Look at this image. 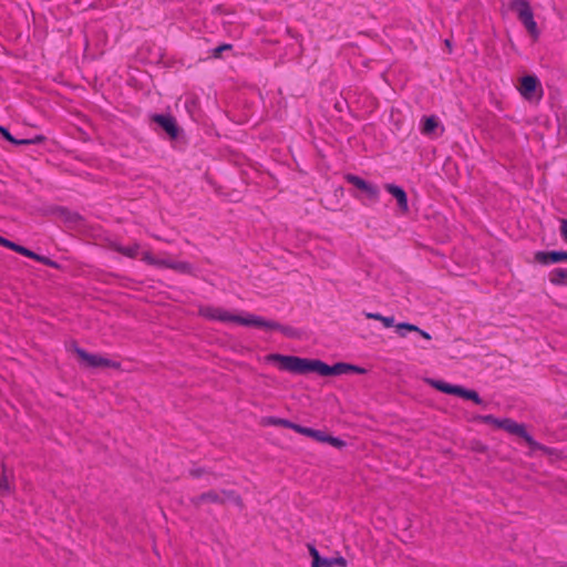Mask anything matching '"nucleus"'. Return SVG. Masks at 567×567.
<instances>
[{"label":"nucleus","mask_w":567,"mask_h":567,"mask_svg":"<svg viewBox=\"0 0 567 567\" xmlns=\"http://www.w3.org/2000/svg\"><path fill=\"white\" fill-rule=\"evenodd\" d=\"M308 550H309V554L310 556L312 557V561H318V559L321 557L319 555V551L317 550V548L313 546V545H308Z\"/></svg>","instance_id":"nucleus-33"},{"label":"nucleus","mask_w":567,"mask_h":567,"mask_svg":"<svg viewBox=\"0 0 567 567\" xmlns=\"http://www.w3.org/2000/svg\"><path fill=\"white\" fill-rule=\"evenodd\" d=\"M152 120L153 122L157 123L169 135L171 138H176L178 136V127L173 116L155 114L153 115Z\"/></svg>","instance_id":"nucleus-10"},{"label":"nucleus","mask_w":567,"mask_h":567,"mask_svg":"<svg viewBox=\"0 0 567 567\" xmlns=\"http://www.w3.org/2000/svg\"><path fill=\"white\" fill-rule=\"evenodd\" d=\"M346 179L350 184L355 186L357 188L363 190L368 195V197L371 198L372 200H377L378 199V197H379V189H378L377 186H374L372 184H369L364 179H362L361 177H359L357 175H352V174L347 175Z\"/></svg>","instance_id":"nucleus-9"},{"label":"nucleus","mask_w":567,"mask_h":567,"mask_svg":"<svg viewBox=\"0 0 567 567\" xmlns=\"http://www.w3.org/2000/svg\"><path fill=\"white\" fill-rule=\"evenodd\" d=\"M508 7L512 11L516 12L518 20L526 28L530 37L535 40L538 39L539 30L534 20V13L528 0H511Z\"/></svg>","instance_id":"nucleus-2"},{"label":"nucleus","mask_w":567,"mask_h":567,"mask_svg":"<svg viewBox=\"0 0 567 567\" xmlns=\"http://www.w3.org/2000/svg\"><path fill=\"white\" fill-rule=\"evenodd\" d=\"M265 361L268 363H276L281 370L297 374L316 372L320 375H340L349 372H355L360 374L365 372L363 368L349 363L339 362L333 365H328L321 360L306 359L279 353H271L266 355Z\"/></svg>","instance_id":"nucleus-1"},{"label":"nucleus","mask_w":567,"mask_h":567,"mask_svg":"<svg viewBox=\"0 0 567 567\" xmlns=\"http://www.w3.org/2000/svg\"><path fill=\"white\" fill-rule=\"evenodd\" d=\"M0 245H2V246H4V247H7V248L12 250V248L14 246V243L10 241L9 239L0 236Z\"/></svg>","instance_id":"nucleus-37"},{"label":"nucleus","mask_w":567,"mask_h":567,"mask_svg":"<svg viewBox=\"0 0 567 567\" xmlns=\"http://www.w3.org/2000/svg\"><path fill=\"white\" fill-rule=\"evenodd\" d=\"M0 133H1V135H2V136H3L8 142H10V143H12V144H16V143H17V138H16V137H13V136L10 134V132H9L6 127L0 126Z\"/></svg>","instance_id":"nucleus-30"},{"label":"nucleus","mask_w":567,"mask_h":567,"mask_svg":"<svg viewBox=\"0 0 567 567\" xmlns=\"http://www.w3.org/2000/svg\"><path fill=\"white\" fill-rule=\"evenodd\" d=\"M320 442L329 443L338 449H341L346 445L344 441L340 440L339 437L331 436L324 432L322 434V440Z\"/></svg>","instance_id":"nucleus-23"},{"label":"nucleus","mask_w":567,"mask_h":567,"mask_svg":"<svg viewBox=\"0 0 567 567\" xmlns=\"http://www.w3.org/2000/svg\"><path fill=\"white\" fill-rule=\"evenodd\" d=\"M293 430L297 433L303 434L306 436H310V437L315 439L318 442H320L322 440V434H323L322 431L313 430V429H310V427H305V426H301L299 424H296L293 426Z\"/></svg>","instance_id":"nucleus-16"},{"label":"nucleus","mask_w":567,"mask_h":567,"mask_svg":"<svg viewBox=\"0 0 567 567\" xmlns=\"http://www.w3.org/2000/svg\"><path fill=\"white\" fill-rule=\"evenodd\" d=\"M416 332H417L420 336H422L424 339H426V340H430V339H431V336H430L426 331H424V330H422V329H420V331H416Z\"/></svg>","instance_id":"nucleus-40"},{"label":"nucleus","mask_w":567,"mask_h":567,"mask_svg":"<svg viewBox=\"0 0 567 567\" xmlns=\"http://www.w3.org/2000/svg\"><path fill=\"white\" fill-rule=\"evenodd\" d=\"M199 313L208 319L212 320H219V321H230L236 322L243 326H251L252 323V317L254 315H249L247 317H241L237 315H230L229 312L225 311L221 308H215V307H204L199 309Z\"/></svg>","instance_id":"nucleus-3"},{"label":"nucleus","mask_w":567,"mask_h":567,"mask_svg":"<svg viewBox=\"0 0 567 567\" xmlns=\"http://www.w3.org/2000/svg\"><path fill=\"white\" fill-rule=\"evenodd\" d=\"M45 140L42 135H37L33 138H24V140H17L16 145H31V144H41Z\"/></svg>","instance_id":"nucleus-28"},{"label":"nucleus","mask_w":567,"mask_h":567,"mask_svg":"<svg viewBox=\"0 0 567 567\" xmlns=\"http://www.w3.org/2000/svg\"><path fill=\"white\" fill-rule=\"evenodd\" d=\"M207 503L224 505L225 497H223L218 491L209 489L190 498V504L197 509Z\"/></svg>","instance_id":"nucleus-8"},{"label":"nucleus","mask_w":567,"mask_h":567,"mask_svg":"<svg viewBox=\"0 0 567 567\" xmlns=\"http://www.w3.org/2000/svg\"><path fill=\"white\" fill-rule=\"evenodd\" d=\"M539 85V81L535 75H525L520 80L519 92L525 99H532Z\"/></svg>","instance_id":"nucleus-13"},{"label":"nucleus","mask_w":567,"mask_h":567,"mask_svg":"<svg viewBox=\"0 0 567 567\" xmlns=\"http://www.w3.org/2000/svg\"><path fill=\"white\" fill-rule=\"evenodd\" d=\"M384 187L396 199L400 210L406 214L409 212V204L404 189L394 184H386Z\"/></svg>","instance_id":"nucleus-12"},{"label":"nucleus","mask_w":567,"mask_h":567,"mask_svg":"<svg viewBox=\"0 0 567 567\" xmlns=\"http://www.w3.org/2000/svg\"><path fill=\"white\" fill-rule=\"evenodd\" d=\"M311 567H331V563L329 558L320 557L317 561V565L316 561L311 563Z\"/></svg>","instance_id":"nucleus-32"},{"label":"nucleus","mask_w":567,"mask_h":567,"mask_svg":"<svg viewBox=\"0 0 567 567\" xmlns=\"http://www.w3.org/2000/svg\"><path fill=\"white\" fill-rule=\"evenodd\" d=\"M114 248L116 251L121 252L122 255L134 258L137 256L140 246L137 244H134L131 247H123V246L116 245V246H114Z\"/></svg>","instance_id":"nucleus-20"},{"label":"nucleus","mask_w":567,"mask_h":567,"mask_svg":"<svg viewBox=\"0 0 567 567\" xmlns=\"http://www.w3.org/2000/svg\"><path fill=\"white\" fill-rule=\"evenodd\" d=\"M74 351L79 355L81 360H83L87 367L90 368H99V367H112V368H118L120 363L111 361L106 358L91 354L86 352L85 350L74 346Z\"/></svg>","instance_id":"nucleus-7"},{"label":"nucleus","mask_w":567,"mask_h":567,"mask_svg":"<svg viewBox=\"0 0 567 567\" xmlns=\"http://www.w3.org/2000/svg\"><path fill=\"white\" fill-rule=\"evenodd\" d=\"M55 213H58L60 216L64 217L65 220L68 221H78L80 220V215H78L76 213H71L69 212L68 209L63 208V207H58L55 209Z\"/></svg>","instance_id":"nucleus-22"},{"label":"nucleus","mask_w":567,"mask_h":567,"mask_svg":"<svg viewBox=\"0 0 567 567\" xmlns=\"http://www.w3.org/2000/svg\"><path fill=\"white\" fill-rule=\"evenodd\" d=\"M12 491L11 484L9 483L8 474H7V467L4 464H2V474L0 477V495L4 496L10 494Z\"/></svg>","instance_id":"nucleus-18"},{"label":"nucleus","mask_w":567,"mask_h":567,"mask_svg":"<svg viewBox=\"0 0 567 567\" xmlns=\"http://www.w3.org/2000/svg\"><path fill=\"white\" fill-rule=\"evenodd\" d=\"M535 261L542 265L567 261L566 251H537L534 256Z\"/></svg>","instance_id":"nucleus-11"},{"label":"nucleus","mask_w":567,"mask_h":567,"mask_svg":"<svg viewBox=\"0 0 567 567\" xmlns=\"http://www.w3.org/2000/svg\"><path fill=\"white\" fill-rule=\"evenodd\" d=\"M445 45L451 50L452 44H451V41L449 39L445 40Z\"/></svg>","instance_id":"nucleus-41"},{"label":"nucleus","mask_w":567,"mask_h":567,"mask_svg":"<svg viewBox=\"0 0 567 567\" xmlns=\"http://www.w3.org/2000/svg\"><path fill=\"white\" fill-rule=\"evenodd\" d=\"M381 322L386 328L395 327L396 326V324H394V318L393 317H384L383 316L382 319H381Z\"/></svg>","instance_id":"nucleus-36"},{"label":"nucleus","mask_w":567,"mask_h":567,"mask_svg":"<svg viewBox=\"0 0 567 567\" xmlns=\"http://www.w3.org/2000/svg\"><path fill=\"white\" fill-rule=\"evenodd\" d=\"M475 420H478L483 423H487V424H492L496 427L499 429V423L502 422V420L499 419H496L495 416L493 415H478L475 417Z\"/></svg>","instance_id":"nucleus-27"},{"label":"nucleus","mask_w":567,"mask_h":567,"mask_svg":"<svg viewBox=\"0 0 567 567\" xmlns=\"http://www.w3.org/2000/svg\"><path fill=\"white\" fill-rule=\"evenodd\" d=\"M549 280L553 285H563L567 281V270L563 268H556L550 271Z\"/></svg>","instance_id":"nucleus-17"},{"label":"nucleus","mask_w":567,"mask_h":567,"mask_svg":"<svg viewBox=\"0 0 567 567\" xmlns=\"http://www.w3.org/2000/svg\"><path fill=\"white\" fill-rule=\"evenodd\" d=\"M365 317H367L368 319H373V320L381 321V319H382V317H383V316H382L381 313H372V312H368V313H365Z\"/></svg>","instance_id":"nucleus-38"},{"label":"nucleus","mask_w":567,"mask_h":567,"mask_svg":"<svg viewBox=\"0 0 567 567\" xmlns=\"http://www.w3.org/2000/svg\"><path fill=\"white\" fill-rule=\"evenodd\" d=\"M560 235L564 240L567 243V219L560 220Z\"/></svg>","instance_id":"nucleus-35"},{"label":"nucleus","mask_w":567,"mask_h":567,"mask_svg":"<svg viewBox=\"0 0 567 567\" xmlns=\"http://www.w3.org/2000/svg\"><path fill=\"white\" fill-rule=\"evenodd\" d=\"M219 493L223 497H225V503L227 501H229V502H233L240 509L244 508V501H243L241 496L239 494H237L235 491L220 489Z\"/></svg>","instance_id":"nucleus-15"},{"label":"nucleus","mask_w":567,"mask_h":567,"mask_svg":"<svg viewBox=\"0 0 567 567\" xmlns=\"http://www.w3.org/2000/svg\"><path fill=\"white\" fill-rule=\"evenodd\" d=\"M329 559L331 563V567L334 565L340 566V567H347V565H348L347 559L341 556L334 557V558H329Z\"/></svg>","instance_id":"nucleus-31"},{"label":"nucleus","mask_w":567,"mask_h":567,"mask_svg":"<svg viewBox=\"0 0 567 567\" xmlns=\"http://www.w3.org/2000/svg\"><path fill=\"white\" fill-rule=\"evenodd\" d=\"M396 328V331L399 332L400 337H405V333L403 331H410V332H416V331H420V328L415 324H412V323H408V322H402V323H398L395 326Z\"/></svg>","instance_id":"nucleus-21"},{"label":"nucleus","mask_w":567,"mask_h":567,"mask_svg":"<svg viewBox=\"0 0 567 567\" xmlns=\"http://www.w3.org/2000/svg\"><path fill=\"white\" fill-rule=\"evenodd\" d=\"M429 383L436 390L446 393L461 396L466 400H471L476 404H482L483 400L478 393L474 390H468L460 385H452L440 380H430Z\"/></svg>","instance_id":"nucleus-4"},{"label":"nucleus","mask_w":567,"mask_h":567,"mask_svg":"<svg viewBox=\"0 0 567 567\" xmlns=\"http://www.w3.org/2000/svg\"><path fill=\"white\" fill-rule=\"evenodd\" d=\"M37 261L43 264V265H47L49 267H52V268H59V264L55 262L54 260L45 257V256H41V255H38V258L35 259Z\"/></svg>","instance_id":"nucleus-29"},{"label":"nucleus","mask_w":567,"mask_h":567,"mask_svg":"<svg viewBox=\"0 0 567 567\" xmlns=\"http://www.w3.org/2000/svg\"><path fill=\"white\" fill-rule=\"evenodd\" d=\"M142 259L152 266L163 267L165 259H158L154 257L151 252L145 251L143 252Z\"/></svg>","instance_id":"nucleus-25"},{"label":"nucleus","mask_w":567,"mask_h":567,"mask_svg":"<svg viewBox=\"0 0 567 567\" xmlns=\"http://www.w3.org/2000/svg\"><path fill=\"white\" fill-rule=\"evenodd\" d=\"M499 429H503L504 431L508 432L509 434L519 436L525 440V442L533 449V450H542L544 452H549V450L536 442L527 432L524 426V424H519L512 419H502V422L499 423Z\"/></svg>","instance_id":"nucleus-5"},{"label":"nucleus","mask_w":567,"mask_h":567,"mask_svg":"<svg viewBox=\"0 0 567 567\" xmlns=\"http://www.w3.org/2000/svg\"><path fill=\"white\" fill-rule=\"evenodd\" d=\"M205 473L204 468H195L190 471L193 477H200Z\"/></svg>","instance_id":"nucleus-39"},{"label":"nucleus","mask_w":567,"mask_h":567,"mask_svg":"<svg viewBox=\"0 0 567 567\" xmlns=\"http://www.w3.org/2000/svg\"><path fill=\"white\" fill-rule=\"evenodd\" d=\"M13 251L18 252V254H21L25 257H29V258H32V259H37L38 258V254H35L34 251L23 247V246H20L18 244L14 243V246L12 248Z\"/></svg>","instance_id":"nucleus-26"},{"label":"nucleus","mask_w":567,"mask_h":567,"mask_svg":"<svg viewBox=\"0 0 567 567\" xmlns=\"http://www.w3.org/2000/svg\"><path fill=\"white\" fill-rule=\"evenodd\" d=\"M267 424L284 426V427H288V429H292V430H293V426L296 425V423H292L289 420L279 419V417H269L267 421Z\"/></svg>","instance_id":"nucleus-24"},{"label":"nucleus","mask_w":567,"mask_h":567,"mask_svg":"<svg viewBox=\"0 0 567 567\" xmlns=\"http://www.w3.org/2000/svg\"><path fill=\"white\" fill-rule=\"evenodd\" d=\"M439 126L437 120L434 116L425 117L422 133L425 135H431L434 133L435 128Z\"/></svg>","instance_id":"nucleus-19"},{"label":"nucleus","mask_w":567,"mask_h":567,"mask_svg":"<svg viewBox=\"0 0 567 567\" xmlns=\"http://www.w3.org/2000/svg\"><path fill=\"white\" fill-rule=\"evenodd\" d=\"M164 268H169L182 274L193 275V266L187 261H169L164 260Z\"/></svg>","instance_id":"nucleus-14"},{"label":"nucleus","mask_w":567,"mask_h":567,"mask_svg":"<svg viewBox=\"0 0 567 567\" xmlns=\"http://www.w3.org/2000/svg\"><path fill=\"white\" fill-rule=\"evenodd\" d=\"M231 49V45L230 44H221L217 48L214 49V56L215 58H219L220 56V53L224 51V50H229Z\"/></svg>","instance_id":"nucleus-34"},{"label":"nucleus","mask_w":567,"mask_h":567,"mask_svg":"<svg viewBox=\"0 0 567 567\" xmlns=\"http://www.w3.org/2000/svg\"><path fill=\"white\" fill-rule=\"evenodd\" d=\"M251 326L265 329L279 330L282 334L292 339H297L300 337V332L297 329L290 326H282L276 321L265 320L264 318L258 316L252 317Z\"/></svg>","instance_id":"nucleus-6"}]
</instances>
